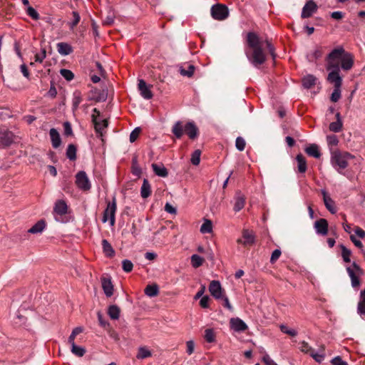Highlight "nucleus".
Instances as JSON below:
<instances>
[{"mask_svg":"<svg viewBox=\"0 0 365 365\" xmlns=\"http://www.w3.org/2000/svg\"><path fill=\"white\" fill-rule=\"evenodd\" d=\"M271 55L274 57V46L268 41H264L254 32H250L247 35V46L245 48V55L249 61L255 66L258 67L266 61V53L263 50L264 44Z\"/></svg>","mask_w":365,"mask_h":365,"instance_id":"1","label":"nucleus"},{"mask_svg":"<svg viewBox=\"0 0 365 365\" xmlns=\"http://www.w3.org/2000/svg\"><path fill=\"white\" fill-rule=\"evenodd\" d=\"M354 158V156L348 152L334 150L331 153V163L338 173H341V170L346 168L349 161Z\"/></svg>","mask_w":365,"mask_h":365,"instance_id":"2","label":"nucleus"},{"mask_svg":"<svg viewBox=\"0 0 365 365\" xmlns=\"http://www.w3.org/2000/svg\"><path fill=\"white\" fill-rule=\"evenodd\" d=\"M345 52L346 51L342 46H339L333 49L326 58L327 70L340 68L339 61L341 62Z\"/></svg>","mask_w":365,"mask_h":365,"instance_id":"3","label":"nucleus"},{"mask_svg":"<svg viewBox=\"0 0 365 365\" xmlns=\"http://www.w3.org/2000/svg\"><path fill=\"white\" fill-rule=\"evenodd\" d=\"M68 207L63 200H57L53 207V215L56 221L61 223H66L69 221L67 215Z\"/></svg>","mask_w":365,"mask_h":365,"instance_id":"4","label":"nucleus"},{"mask_svg":"<svg viewBox=\"0 0 365 365\" xmlns=\"http://www.w3.org/2000/svg\"><path fill=\"white\" fill-rule=\"evenodd\" d=\"M117 209L116 200L113 197L112 202H108L103 212L102 222L106 223L109 221L110 225L113 226L115 222V212Z\"/></svg>","mask_w":365,"mask_h":365,"instance_id":"5","label":"nucleus"},{"mask_svg":"<svg viewBox=\"0 0 365 365\" xmlns=\"http://www.w3.org/2000/svg\"><path fill=\"white\" fill-rule=\"evenodd\" d=\"M211 15L214 19L222 21L229 16L228 8L224 4H215L211 8Z\"/></svg>","mask_w":365,"mask_h":365,"instance_id":"6","label":"nucleus"},{"mask_svg":"<svg viewBox=\"0 0 365 365\" xmlns=\"http://www.w3.org/2000/svg\"><path fill=\"white\" fill-rule=\"evenodd\" d=\"M91 120L94 124L95 130L96 133L102 135L103 130L108 126V121L106 119L100 120L98 118L100 115V112L97 108H94Z\"/></svg>","mask_w":365,"mask_h":365,"instance_id":"7","label":"nucleus"},{"mask_svg":"<svg viewBox=\"0 0 365 365\" xmlns=\"http://www.w3.org/2000/svg\"><path fill=\"white\" fill-rule=\"evenodd\" d=\"M76 183L81 190L87 191L91 187L89 179L84 171H79L76 175Z\"/></svg>","mask_w":365,"mask_h":365,"instance_id":"8","label":"nucleus"},{"mask_svg":"<svg viewBox=\"0 0 365 365\" xmlns=\"http://www.w3.org/2000/svg\"><path fill=\"white\" fill-rule=\"evenodd\" d=\"M14 141V134L12 132L0 129V148L9 146Z\"/></svg>","mask_w":365,"mask_h":365,"instance_id":"9","label":"nucleus"},{"mask_svg":"<svg viewBox=\"0 0 365 365\" xmlns=\"http://www.w3.org/2000/svg\"><path fill=\"white\" fill-rule=\"evenodd\" d=\"M327 76V81L334 85V87H341L342 78L339 75L340 68L331 69Z\"/></svg>","mask_w":365,"mask_h":365,"instance_id":"10","label":"nucleus"},{"mask_svg":"<svg viewBox=\"0 0 365 365\" xmlns=\"http://www.w3.org/2000/svg\"><path fill=\"white\" fill-rule=\"evenodd\" d=\"M317 10V6L314 1H308L302 8L301 16L303 19L310 17Z\"/></svg>","mask_w":365,"mask_h":365,"instance_id":"11","label":"nucleus"},{"mask_svg":"<svg viewBox=\"0 0 365 365\" xmlns=\"http://www.w3.org/2000/svg\"><path fill=\"white\" fill-rule=\"evenodd\" d=\"M209 291L216 299H220L223 296L222 289L219 281H212L209 286Z\"/></svg>","mask_w":365,"mask_h":365,"instance_id":"12","label":"nucleus"},{"mask_svg":"<svg viewBox=\"0 0 365 365\" xmlns=\"http://www.w3.org/2000/svg\"><path fill=\"white\" fill-rule=\"evenodd\" d=\"M314 229L316 233L322 236H325L328 233V222L327 220L321 218L314 222Z\"/></svg>","mask_w":365,"mask_h":365,"instance_id":"13","label":"nucleus"},{"mask_svg":"<svg viewBox=\"0 0 365 365\" xmlns=\"http://www.w3.org/2000/svg\"><path fill=\"white\" fill-rule=\"evenodd\" d=\"M138 89L143 98L149 100L153 98V95L150 90V87L146 84L144 80L140 79L138 81Z\"/></svg>","mask_w":365,"mask_h":365,"instance_id":"14","label":"nucleus"},{"mask_svg":"<svg viewBox=\"0 0 365 365\" xmlns=\"http://www.w3.org/2000/svg\"><path fill=\"white\" fill-rule=\"evenodd\" d=\"M237 242L244 246L251 245L255 242V235L252 231L244 230L242 231V238L238 239Z\"/></svg>","mask_w":365,"mask_h":365,"instance_id":"15","label":"nucleus"},{"mask_svg":"<svg viewBox=\"0 0 365 365\" xmlns=\"http://www.w3.org/2000/svg\"><path fill=\"white\" fill-rule=\"evenodd\" d=\"M230 328L235 331L241 332L247 329V326L245 322L238 317L232 318L230 321Z\"/></svg>","mask_w":365,"mask_h":365,"instance_id":"16","label":"nucleus"},{"mask_svg":"<svg viewBox=\"0 0 365 365\" xmlns=\"http://www.w3.org/2000/svg\"><path fill=\"white\" fill-rule=\"evenodd\" d=\"M354 65V57L348 52H345L341 60V68L344 71H349Z\"/></svg>","mask_w":365,"mask_h":365,"instance_id":"17","label":"nucleus"},{"mask_svg":"<svg viewBox=\"0 0 365 365\" xmlns=\"http://www.w3.org/2000/svg\"><path fill=\"white\" fill-rule=\"evenodd\" d=\"M321 193L323 196V200L326 208L331 213L334 214L336 212V210L334 200L330 197L325 190H322Z\"/></svg>","mask_w":365,"mask_h":365,"instance_id":"18","label":"nucleus"},{"mask_svg":"<svg viewBox=\"0 0 365 365\" xmlns=\"http://www.w3.org/2000/svg\"><path fill=\"white\" fill-rule=\"evenodd\" d=\"M102 288L107 297H110L113 294V285L110 278L103 277L101 279Z\"/></svg>","mask_w":365,"mask_h":365,"instance_id":"19","label":"nucleus"},{"mask_svg":"<svg viewBox=\"0 0 365 365\" xmlns=\"http://www.w3.org/2000/svg\"><path fill=\"white\" fill-rule=\"evenodd\" d=\"M245 197L244 195L241 193L240 191H237L235 196V204H234V210L235 212L240 211L245 206Z\"/></svg>","mask_w":365,"mask_h":365,"instance_id":"20","label":"nucleus"},{"mask_svg":"<svg viewBox=\"0 0 365 365\" xmlns=\"http://www.w3.org/2000/svg\"><path fill=\"white\" fill-rule=\"evenodd\" d=\"M184 130L191 139H194L198 135V128L193 122L187 123L184 126Z\"/></svg>","mask_w":365,"mask_h":365,"instance_id":"21","label":"nucleus"},{"mask_svg":"<svg viewBox=\"0 0 365 365\" xmlns=\"http://www.w3.org/2000/svg\"><path fill=\"white\" fill-rule=\"evenodd\" d=\"M49 135L51 140L53 148H58L61 144L60 134L56 128H51Z\"/></svg>","mask_w":365,"mask_h":365,"instance_id":"22","label":"nucleus"},{"mask_svg":"<svg viewBox=\"0 0 365 365\" xmlns=\"http://www.w3.org/2000/svg\"><path fill=\"white\" fill-rule=\"evenodd\" d=\"M336 120L335 122H332L329 124V130L334 133H339L341 130L343 126L340 113L337 112L336 113Z\"/></svg>","mask_w":365,"mask_h":365,"instance_id":"23","label":"nucleus"},{"mask_svg":"<svg viewBox=\"0 0 365 365\" xmlns=\"http://www.w3.org/2000/svg\"><path fill=\"white\" fill-rule=\"evenodd\" d=\"M57 51L61 56H67L73 52L71 45L67 43L60 42L56 45Z\"/></svg>","mask_w":365,"mask_h":365,"instance_id":"24","label":"nucleus"},{"mask_svg":"<svg viewBox=\"0 0 365 365\" xmlns=\"http://www.w3.org/2000/svg\"><path fill=\"white\" fill-rule=\"evenodd\" d=\"M152 168L155 175L159 177L165 178L168 176V173L166 168L162 164H152Z\"/></svg>","mask_w":365,"mask_h":365,"instance_id":"25","label":"nucleus"},{"mask_svg":"<svg viewBox=\"0 0 365 365\" xmlns=\"http://www.w3.org/2000/svg\"><path fill=\"white\" fill-rule=\"evenodd\" d=\"M305 152L312 157L315 158H319L321 156V153L319 151V148L317 144H311L305 148Z\"/></svg>","mask_w":365,"mask_h":365,"instance_id":"26","label":"nucleus"},{"mask_svg":"<svg viewBox=\"0 0 365 365\" xmlns=\"http://www.w3.org/2000/svg\"><path fill=\"white\" fill-rule=\"evenodd\" d=\"M102 248L103 253L106 257H112L114 256L115 250L111 246V245L109 243V242L106 239L102 240Z\"/></svg>","mask_w":365,"mask_h":365,"instance_id":"27","label":"nucleus"},{"mask_svg":"<svg viewBox=\"0 0 365 365\" xmlns=\"http://www.w3.org/2000/svg\"><path fill=\"white\" fill-rule=\"evenodd\" d=\"M151 194V186L147 179H143V185L140 188V195L143 198L148 197Z\"/></svg>","mask_w":365,"mask_h":365,"instance_id":"28","label":"nucleus"},{"mask_svg":"<svg viewBox=\"0 0 365 365\" xmlns=\"http://www.w3.org/2000/svg\"><path fill=\"white\" fill-rule=\"evenodd\" d=\"M46 227V222L44 220L38 221L34 225H33L28 232L31 234L41 233Z\"/></svg>","mask_w":365,"mask_h":365,"instance_id":"29","label":"nucleus"},{"mask_svg":"<svg viewBox=\"0 0 365 365\" xmlns=\"http://www.w3.org/2000/svg\"><path fill=\"white\" fill-rule=\"evenodd\" d=\"M297 162L298 171L304 173L307 170V162L304 157L302 154H298L296 157Z\"/></svg>","mask_w":365,"mask_h":365,"instance_id":"30","label":"nucleus"},{"mask_svg":"<svg viewBox=\"0 0 365 365\" xmlns=\"http://www.w3.org/2000/svg\"><path fill=\"white\" fill-rule=\"evenodd\" d=\"M317 78L313 75L309 74L304 76L302 79V84L305 88H310L315 85Z\"/></svg>","mask_w":365,"mask_h":365,"instance_id":"31","label":"nucleus"},{"mask_svg":"<svg viewBox=\"0 0 365 365\" xmlns=\"http://www.w3.org/2000/svg\"><path fill=\"white\" fill-rule=\"evenodd\" d=\"M172 132L177 138H180L182 136L185 130L180 121H178L175 123L173 127Z\"/></svg>","mask_w":365,"mask_h":365,"instance_id":"32","label":"nucleus"},{"mask_svg":"<svg viewBox=\"0 0 365 365\" xmlns=\"http://www.w3.org/2000/svg\"><path fill=\"white\" fill-rule=\"evenodd\" d=\"M108 314L112 319H118L120 317V309L116 305H110L108 309Z\"/></svg>","mask_w":365,"mask_h":365,"instance_id":"33","label":"nucleus"},{"mask_svg":"<svg viewBox=\"0 0 365 365\" xmlns=\"http://www.w3.org/2000/svg\"><path fill=\"white\" fill-rule=\"evenodd\" d=\"M158 292V287L156 284L148 285L145 289V294L150 297H155Z\"/></svg>","mask_w":365,"mask_h":365,"instance_id":"34","label":"nucleus"},{"mask_svg":"<svg viewBox=\"0 0 365 365\" xmlns=\"http://www.w3.org/2000/svg\"><path fill=\"white\" fill-rule=\"evenodd\" d=\"M152 355L150 351L145 346L140 347L137 354L138 359H143L150 357Z\"/></svg>","mask_w":365,"mask_h":365,"instance_id":"35","label":"nucleus"},{"mask_svg":"<svg viewBox=\"0 0 365 365\" xmlns=\"http://www.w3.org/2000/svg\"><path fill=\"white\" fill-rule=\"evenodd\" d=\"M215 333L213 329H206L205 330L204 338L208 343H212L215 341Z\"/></svg>","mask_w":365,"mask_h":365,"instance_id":"36","label":"nucleus"},{"mask_svg":"<svg viewBox=\"0 0 365 365\" xmlns=\"http://www.w3.org/2000/svg\"><path fill=\"white\" fill-rule=\"evenodd\" d=\"M66 156L71 160H74L76 158V148L73 144H69L66 149Z\"/></svg>","mask_w":365,"mask_h":365,"instance_id":"37","label":"nucleus"},{"mask_svg":"<svg viewBox=\"0 0 365 365\" xmlns=\"http://www.w3.org/2000/svg\"><path fill=\"white\" fill-rule=\"evenodd\" d=\"M82 98L79 91H75L73 95L72 106L73 110H76L78 108L79 104L81 103Z\"/></svg>","mask_w":365,"mask_h":365,"instance_id":"38","label":"nucleus"},{"mask_svg":"<svg viewBox=\"0 0 365 365\" xmlns=\"http://www.w3.org/2000/svg\"><path fill=\"white\" fill-rule=\"evenodd\" d=\"M322 56V51L321 48H317L313 52L307 55V58L309 61H314L315 60L321 58Z\"/></svg>","mask_w":365,"mask_h":365,"instance_id":"39","label":"nucleus"},{"mask_svg":"<svg viewBox=\"0 0 365 365\" xmlns=\"http://www.w3.org/2000/svg\"><path fill=\"white\" fill-rule=\"evenodd\" d=\"M212 231V224L209 220H205L200 227V232L203 234L210 233Z\"/></svg>","mask_w":365,"mask_h":365,"instance_id":"40","label":"nucleus"},{"mask_svg":"<svg viewBox=\"0 0 365 365\" xmlns=\"http://www.w3.org/2000/svg\"><path fill=\"white\" fill-rule=\"evenodd\" d=\"M71 352L76 356L81 357L86 353V349L83 346H79L75 344L71 345Z\"/></svg>","mask_w":365,"mask_h":365,"instance_id":"41","label":"nucleus"},{"mask_svg":"<svg viewBox=\"0 0 365 365\" xmlns=\"http://www.w3.org/2000/svg\"><path fill=\"white\" fill-rule=\"evenodd\" d=\"M347 272L351 279V285L354 287L359 285V279L354 273V271L351 267H347Z\"/></svg>","mask_w":365,"mask_h":365,"instance_id":"42","label":"nucleus"},{"mask_svg":"<svg viewBox=\"0 0 365 365\" xmlns=\"http://www.w3.org/2000/svg\"><path fill=\"white\" fill-rule=\"evenodd\" d=\"M203 262V258L197 255H192L191 256V264L195 268L200 267L202 264Z\"/></svg>","mask_w":365,"mask_h":365,"instance_id":"43","label":"nucleus"},{"mask_svg":"<svg viewBox=\"0 0 365 365\" xmlns=\"http://www.w3.org/2000/svg\"><path fill=\"white\" fill-rule=\"evenodd\" d=\"M341 96V87H334V91L331 95L330 100L336 103L337 102Z\"/></svg>","mask_w":365,"mask_h":365,"instance_id":"44","label":"nucleus"},{"mask_svg":"<svg viewBox=\"0 0 365 365\" xmlns=\"http://www.w3.org/2000/svg\"><path fill=\"white\" fill-rule=\"evenodd\" d=\"M341 250V256L344 262H350V256L351 255V252L350 250L347 249L344 245H340Z\"/></svg>","mask_w":365,"mask_h":365,"instance_id":"45","label":"nucleus"},{"mask_svg":"<svg viewBox=\"0 0 365 365\" xmlns=\"http://www.w3.org/2000/svg\"><path fill=\"white\" fill-rule=\"evenodd\" d=\"M46 57V51L45 48H41V52L35 54V62L41 63Z\"/></svg>","mask_w":365,"mask_h":365,"instance_id":"46","label":"nucleus"},{"mask_svg":"<svg viewBox=\"0 0 365 365\" xmlns=\"http://www.w3.org/2000/svg\"><path fill=\"white\" fill-rule=\"evenodd\" d=\"M200 155L201 152L200 150H196L193 152L191 156V163L194 165H199L200 162Z\"/></svg>","mask_w":365,"mask_h":365,"instance_id":"47","label":"nucleus"},{"mask_svg":"<svg viewBox=\"0 0 365 365\" xmlns=\"http://www.w3.org/2000/svg\"><path fill=\"white\" fill-rule=\"evenodd\" d=\"M280 330L284 333L287 334L291 336H295L297 335V331L293 329H289L288 327H287L284 324H281L279 326Z\"/></svg>","mask_w":365,"mask_h":365,"instance_id":"48","label":"nucleus"},{"mask_svg":"<svg viewBox=\"0 0 365 365\" xmlns=\"http://www.w3.org/2000/svg\"><path fill=\"white\" fill-rule=\"evenodd\" d=\"M73 20L72 21L69 22V26L71 29H73L74 27L77 26V24L79 23L81 17L77 11H73Z\"/></svg>","mask_w":365,"mask_h":365,"instance_id":"49","label":"nucleus"},{"mask_svg":"<svg viewBox=\"0 0 365 365\" xmlns=\"http://www.w3.org/2000/svg\"><path fill=\"white\" fill-rule=\"evenodd\" d=\"M122 267L124 272H130L133 270V262L129 259H124L122 262Z\"/></svg>","mask_w":365,"mask_h":365,"instance_id":"50","label":"nucleus"},{"mask_svg":"<svg viewBox=\"0 0 365 365\" xmlns=\"http://www.w3.org/2000/svg\"><path fill=\"white\" fill-rule=\"evenodd\" d=\"M194 71H195V66L192 65H189L187 70H185V68H181L180 73H181V75H182L184 76L191 77L194 73Z\"/></svg>","mask_w":365,"mask_h":365,"instance_id":"51","label":"nucleus"},{"mask_svg":"<svg viewBox=\"0 0 365 365\" xmlns=\"http://www.w3.org/2000/svg\"><path fill=\"white\" fill-rule=\"evenodd\" d=\"M61 76L67 81H71L74 78V74L70 70L63 68L60 71Z\"/></svg>","mask_w":365,"mask_h":365,"instance_id":"52","label":"nucleus"},{"mask_svg":"<svg viewBox=\"0 0 365 365\" xmlns=\"http://www.w3.org/2000/svg\"><path fill=\"white\" fill-rule=\"evenodd\" d=\"M245 145H246V143L243 138L237 137L236 138L235 146L238 150H240V151L244 150L245 148Z\"/></svg>","mask_w":365,"mask_h":365,"instance_id":"53","label":"nucleus"},{"mask_svg":"<svg viewBox=\"0 0 365 365\" xmlns=\"http://www.w3.org/2000/svg\"><path fill=\"white\" fill-rule=\"evenodd\" d=\"M316 361L321 363L324 361L325 354L324 353H316L314 349L309 354Z\"/></svg>","mask_w":365,"mask_h":365,"instance_id":"54","label":"nucleus"},{"mask_svg":"<svg viewBox=\"0 0 365 365\" xmlns=\"http://www.w3.org/2000/svg\"><path fill=\"white\" fill-rule=\"evenodd\" d=\"M299 349L302 352L309 354H310V352H312L313 350V349L308 344V343L304 341L300 343Z\"/></svg>","mask_w":365,"mask_h":365,"instance_id":"55","label":"nucleus"},{"mask_svg":"<svg viewBox=\"0 0 365 365\" xmlns=\"http://www.w3.org/2000/svg\"><path fill=\"white\" fill-rule=\"evenodd\" d=\"M26 13L30 17H31L34 20H38L39 19V14L36 11V9L31 6H28Z\"/></svg>","mask_w":365,"mask_h":365,"instance_id":"56","label":"nucleus"},{"mask_svg":"<svg viewBox=\"0 0 365 365\" xmlns=\"http://www.w3.org/2000/svg\"><path fill=\"white\" fill-rule=\"evenodd\" d=\"M140 133V128H135L130 134V141L131 143H133L136 140V139L138 138V135Z\"/></svg>","mask_w":365,"mask_h":365,"instance_id":"57","label":"nucleus"},{"mask_svg":"<svg viewBox=\"0 0 365 365\" xmlns=\"http://www.w3.org/2000/svg\"><path fill=\"white\" fill-rule=\"evenodd\" d=\"M64 135L68 136L73 134L71 125L69 122L66 121L63 123Z\"/></svg>","mask_w":365,"mask_h":365,"instance_id":"58","label":"nucleus"},{"mask_svg":"<svg viewBox=\"0 0 365 365\" xmlns=\"http://www.w3.org/2000/svg\"><path fill=\"white\" fill-rule=\"evenodd\" d=\"M327 140L329 145H336L339 143V140L335 135H328Z\"/></svg>","mask_w":365,"mask_h":365,"instance_id":"59","label":"nucleus"},{"mask_svg":"<svg viewBox=\"0 0 365 365\" xmlns=\"http://www.w3.org/2000/svg\"><path fill=\"white\" fill-rule=\"evenodd\" d=\"M281 253L282 252H281L280 250H278V249L274 250L272 253L271 258H270V262L271 263L275 262L279 258Z\"/></svg>","mask_w":365,"mask_h":365,"instance_id":"60","label":"nucleus"},{"mask_svg":"<svg viewBox=\"0 0 365 365\" xmlns=\"http://www.w3.org/2000/svg\"><path fill=\"white\" fill-rule=\"evenodd\" d=\"M209 301L210 297L208 296H203L200 300V305L204 309L208 308Z\"/></svg>","mask_w":365,"mask_h":365,"instance_id":"61","label":"nucleus"},{"mask_svg":"<svg viewBox=\"0 0 365 365\" xmlns=\"http://www.w3.org/2000/svg\"><path fill=\"white\" fill-rule=\"evenodd\" d=\"M262 361L266 365H278L267 354L263 356Z\"/></svg>","mask_w":365,"mask_h":365,"instance_id":"62","label":"nucleus"},{"mask_svg":"<svg viewBox=\"0 0 365 365\" xmlns=\"http://www.w3.org/2000/svg\"><path fill=\"white\" fill-rule=\"evenodd\" d=\"M331 362L332 365H348V364L343 361L340 356H336Z\"/></svg>","mask_w":365,"mask_h":365,"instance_id":"63","label":"nucleus"},{"mask_svg":"<svg viewBox=\"0 0 365 365\" xmlns=\"http://www.w3.org/2000/svg\"><path fill=\"white\" fill-rule=\"evenodd\" d=\"M357 312L360 315L365 314V302H359L357 306Z\"/></svg>","mask_w":365,"mask_h":365,"instance_id":"64","label":"nucleus"}]
</instances>
